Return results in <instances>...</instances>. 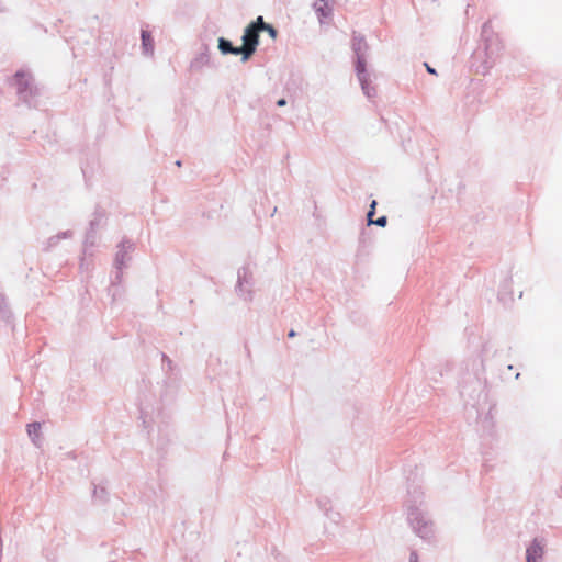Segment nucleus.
Masks as SVG:
<instances>
[{
    "instance_id": "20e7f679",
    "label": "nucleus",
    "mask_w": 562,
    "mask_h": 562,
    "mask_svg": "<svg viewBox=\"0 0 562 562\" xmlns=\"http://www.w3.org/2000/svg\"><path fill=\"white\" fill-rule=\"evenodd\" d=\"M218 48L223 54H233V55L241 54L240 47L233 46L232 43L225 38H220Z\"/></svg>"
},
{
    "instance_id": "ddd939ff",
    "label": "nucleus",
    "mask_w": 562,
    "mask_h": 562,
    "mask_svg": "<svg viewBox=\"0 0 562 562\" xmlns=\"http://www.w3.org/2000/svg\"><path fill=\"white\" fill-rule=\"evenodd\" d=\"M294 336H295V331L294 330H290L289 337H294Z\"/></svg>"
},
{
    "instance_id": "423d86ee",
    "label": "nucleus",
    "mask_w": 562,
    "mask_h": 562,
    "mask_svg": "<svg viewBox=\"0 0 562 562\" xmlns=\"http://www.w3.org/2000/svg\"><path fill=\"white\" fill-rule=\"evenodd\" d=\"M316 11L321 13L322 18H326L330 14L331 8L328 3V0H319V3H316Z\"/></svg>"
},
{
    "instance_id": "9b49d317",
    "label": "nucleus",
    "mask_w": 562,
    "mask_h": 562,
    "mask_svg": "<svg viewBox=\"0 0 562 562\" xmlns=\"http://www.w3.org/2000/svg\"><path fill=\"white\" fill-rule=\"evenodd\" d=\"M285 103H286V102H285V100H284V99H280V100L277 102L278 106H283V105H285Z\"/></svg>"
},
{
    "instance_id": "0eeeda50",
    "label": "nucleus",
    "mask_w": 562,
    "mask_h": 562,
    "mask_svg": "<svg viewBox=\"0 0 562 562\" xmlns=\"http://www.w3.org/2000/svg\"><path fill=\"white\" fill-rule=\"evenodd\" d=\"M142 42H143V47H144L145 52L151 54L153 49H154V44H153L151 36L147 31L142 32Z\"/></svg>"
},
{
    "instance_id": "6e6552de",
    "label": "nucleus",
    "mask_w": 562,
    "mask_h": 562,
    "mask_svg": "<svg viewBox=\"0 0 562 562\" xmlns=\"http://www.w3.org/2000/svg\"><path fill=\"white\" fill-rule=\"evenodd\" d=\"M41 424L34 423L27 426L29 436L35 441L40 438L41 435Z\"/></svg>"
},
{
    "instance_id": "39448f33",
    "label": "nucleus",
    "mask_w": 562,
    "mask_h": 562,
    "mask_svg": "<svg viewBox=\"0 0 562 562\" xmlns=\"http://www.w3.org/2000/svg\"><path fill=\"white\" fill-rule=\"evenodd\" d=\"M375 206H376V202L372 201V203L370 205V211L368 212V222H369V224H375V225H379L381 227H384L386 225V222H387L385 216H381L376 221L372 220V217L374 215Z\"/></svg>"
},
{
    "instance_id": "1a4fd4ad",
    "label": "nucleus",
    "mask_w": 562,
    "mask_h": 562,
    "mask_svg": "<svg viewBox=\"0 0 562 562\" xmlns=\"http://www.w3.org/2000/svg\"><path fill=\"white\" fill-rule=\"evenodd\" d=\"M258 24L261 25V30L268 32L273 40L277 37V30L272 25L265 23L262 16H258Z\"/></svg>"
},
{
    "instance_id": "f03ea898",
    "label": "nucleus",
    "mask_w": 562,
    "mask_h": 562,
    "mask_svg": "<svg viewBox=\"0 0 562 562\" xmlns=\"http://www.w3.org/2000/svg\"><path fill=\"white\" fill-rule=\"evenodd\" d=\"M356 69L364 93L370 98L373 97L375 94V89L369 86L368 75L366 74V63L363 59H358Z\"/></svg>"
},
{
    "instance_id": "f8f14e48",
    "label": "nucleus",
    "mask_w": 562,
    "mask_h": 562,
    "mask_svg": "<svg viewBox=\"0 0 562 562\" xmlns=\"http://www.w3.org/2000/svg\"><path fill=\"white\" fill-rule=\"evenodd\" d=\"M426 68H427V71H428L429 74H436L435 69H434V68H431L430 66H428L427 64H426Z\"/></svg>"
},
{
    "instance_id": "7ed1b4c3",
    "label": "nucleus",
    "mask_w": 562,
    "mask_h": 562,
    "mask_svg": "<svg viewBox=\"0 0 562 562\" xmlns=\"http://www.w3.org/2000/svg\"><path fill=\"white\" fill-rule=\"evenodd\" d=\"M543 555V547L535 540L527 549V562H538Z\"/></svg>"
},
{
    "instance_id": "f257e3e1",
    "label": "nucleus",
    "mask_w": 562,
    "mask_h": 562,
    "mask_svg": "<svg viewBox=\"0 0 562 562\" xmlns=\"http://www.w3.org/2000/svg\"><path fill=\"white\" fill-rule=\"evenodd\" d=\"M260 31L262 30L261 25L258 24V18L245 29L243 46L240 47L243 60L249 59V57L255 53L259 42Z\"/></svg>"
},
{
    "instance_id": "9d476101",
    "label": "nucleus",
    "mask_w": 562,
    "mask_h": 562,
    "mask_svg": "<svg viewBox=\"0 0 562 562\" xmlns=\"http://www.w3.org/2000/svg\"><path fill=\"white\" fill-rule=\"evenodd\" d=\"M409 562H419L417 553L412 552V554L409 557Z\"/></svg>"
}]
</instances>
